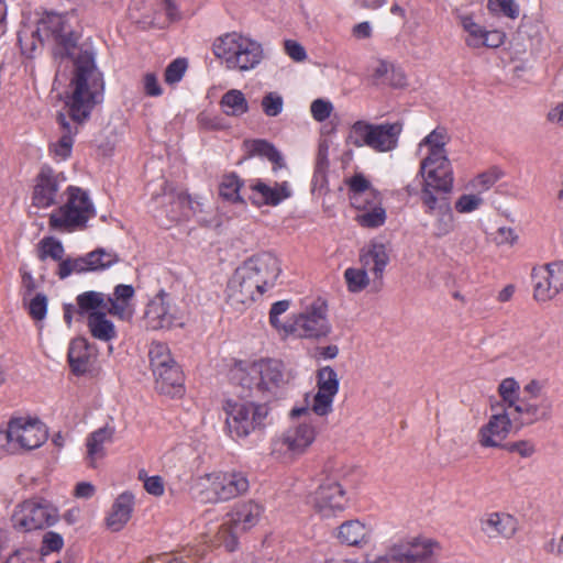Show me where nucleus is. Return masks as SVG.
<instances>
[{
  "mask_svg": "<svg viewBox=\"0 0 563 563\" xmlns=\"http://www.w3.org/2000/svg\"><path fill=\"white\" fill-rule=\"evenodd\" d=\"M233 379L246 391L244 397L275 395L287 383L283 362L273 358L260 360L245 368H236Z\"/></svg>",
  "mask_w": 563,
  "mask_h": 563,
  "instance_id": "4",
  "label": "nucleus"
},
{
  "mask_svg": "<svg viewBox=\"0 0 563 563\" xmlns=\"http://www.w3.org/2000/svg\"><path fill=\"white\" fill-rule=\"evenodd\" d=\"M148 355L152 369L167 368V366L172 367V365H177L170 355L168 346L164 343H152Z\"/></svg>",
  "mask_w": 563,
  "mask_h": 563,
  "instance_id": "44",
  "label": "nucleus"
},
{
  "mask_svg": "<svg viewBox=\"0 0 563 563\" xmlns=\"http://www.w3.org/2000/svg\"><path fill=\"white\" fill-rule=\"evenodd\" d=\"M79 313L104 311L106 296L98 291H86L77 297Z\"/></svg>",
  "mask_w": 563,
  "mask_h": 563,
  "instance_id": "43",
  "label": "nucleus"
},
{
  "mask_svg": "<svg viewBox=\"0 0 563 563\" xmlns=\"http://www.w3.org/2000/svg\"><path fill=\"white\" fill-rule=\"evenodd\" d=\"M310 111H311L312 118L316 121L322 122L331 115V113L333 111V104L330 101L324 100V99H316L311 103Z\"/></svg>",
  "mask_w": 563,
  "mask_h": 563,
  "instance_id": "58",
  "label": "nucleus"
},
{
  "mask_svg": "<svg viewBox=\"0 0 563 563\" xmlns=\"http://www.w3.org/2000/svg\"><path fill=\"white\" fill-rule=\"evenodd\" d=\"M263 112L268 117H277L284 107L283 97L277 92H268L262 99Z\"/></svg>",
  "mask_w": 563,
  "mask_h": 563,
  "instance_id": "52",
  "label": "nucleus"
},
{
  "mask_svg": "<svg viewBox=\"0 0 563 563\" xmlns=\"http://www.w3.org/2000/svg\"><path fill=\"white\" fill-rule=\"evenodd\" d=\"M35 37L40 42L52 40L56 44V55L74 56V74L65 101L67 111L57 114L60 136L56 143L52 144L54 154L65 159L71 153L79 125L88 119L92 108L101 101L104 82L91 52L79 49L75 54L77 37L66 15L47 13L38 22L36 31L32 33L30 44L20 36L19 42L23 53L31 55L35 49Z\"/></svg>",
  "mask_w": 563,
  "mask_h": 563,
  "instance_id": "1",
  "label": "nucleus"
},
{
  "mask_svg": "<svg viewBox=\"0 0 563 563\" xmlns=\"http://www.w3.org/2000/svg\"><path fill=\"white\" fill-rule=\"evenodd\" d=\"M360 261L361 268H347L344 272L347 288L352 292H358L369 284L366 269L373 272L376 278H382L389 262V255L384 244L374 243L367 250L362 251Z\"/></svg>",
  "mask_w": 563,
  "mask_h": 563,
  "instance_id": "7",
  "label": "nucleus"
},
{
  "mask_svg": "<svg viewBox=\"0 0 563 563\" xmlns=\"http://www.w3.org/2000/svg\"><path fill=\"white\" fill-rule=\"evenodd\" d=\"M435 217L433 223V235L437 238H443L448 235L454 229V217L452 213L451 206L444 208V210L432 214Z\"/></svg>",
  "mask_w": 563,
  "mask_h": 563,
  "instance_id": "48",
  "label": "nucleus"
},
{
  "mask_svg": "<svg viewBox=\"0 0 563 563\" xmlns=\"http://www.w3.org/2000/svg\"><path fill=\"white\" fill-rule=\"evenodd\" d=\"M223 409L227 415V427L230 433L238 438H245L256 429L263 428L268 416V408L265 404L253 401L228 400Z\"/></svg>",
  "mask_w": 563,
  "mask_h": 563,
  "instance_id": "6",
  "label": "nucleus"
},
{
  "mask_svg": "<svg viewBox=\"0 0 563 563\" xmlns=\"http://www.w3.org/2000/svg\"><path fill=\"white\" fill-rule=\"evenodd\" d=\"M449 140L450 137L445 129H434L419 143L418 151L420 153L423 147H427L428 153L426 156H448L445 145Z\"/></svg>",
  "mask_w": 563,
  "mask_h": 563,
  "instance_id": "36",
  "label": "nucleus"
},
{
  "mask_svg": "<svg viewBox=\"0 0 563 563\" xmlns=\"http://www.w3.org/2000/svg\"><path fill=\"white\" fill-rule=\"evenodd\" d=\"M155 377V388L158 393L177 397L184 393V377L178 365L167 368L152 369Z\"/></svg>",
  "mask_w": 563,
  "mask_h": 563,
  "instance_id": "24",
  "label": "nucleus"
},
{
  "mask_svg": "<svg viewBox=\"0 0 563 563\" xmlns=\"http://www.w3.org/2000/svg\"><path fill=\"white\" fill-rule=\"evenodd\" d=\"M345 489L341 483L327 482L321 484L311 497V505L322 518H331L346 507Z\"/></svg>",
  "mask_w": 563,
  "mask_h": 563,
  "instance_id": "16",
  "label": "nucleus"
},
{
  "mask_svg": "<svg viewBox=\"0 0 563 563\" xmlns=\"http://www.w3.org/2000/svg\"><path fill=\"white\" fill-rule=\"evenodd\" d=\"M317 387L319 390L336 395L339 391L336 372L330 366L321 367L317 373Z\"/></svg>",
  "mask_w": 563,
  "mask_h": 563,
  "instance_id": "47",
  "label": "nucleus"
},
{
  "mask_svg": "<svg viewBox=\"0 0 563 563\" xmlns=\"http://www.w3.org/2000/svg\"><path fill=\"white\" fill-rule=\"evenodd\" d=\"M4 563H37V552L30 547L15 549Z\"/></svg>",
  "mask_w": 563,
  "mask_h": 563,
  "instance_id": "55",
  "label": "nucleus"
},
{
  "mask_svg": "<svg viewBox=\"0 0 563 563\" xmlns=\"http://www.w3.org/2000/svg\"><path fill=\"white\" fill-rule=\"evenodd\" d=\"M134 497L131 493H122L114 500L106 519L107 526L112 531H120L130 520L133 511Z\"/></svg>",
  "mask_w": 563,
  "mask_h": 563,
  "instance_id": "25",
  "label": "nucleus"
},
{
  "mask_svg": "<svg viewBox=\"0 0 563 563\" xmlns=\"http://www.w3.org/2000/svg\"><path fill=\"white\" fill-rule=\"evenodd\" d=\"M114 432V427L106 424L104 427L93 431L87 438V460L91 467L96 466L98 460L104 457V444L112 441Z\"/></svg>",
  "mask_w": 563,
  "mask_h": 563,
  "instance_id": "30",
  "label": "nucleus"
},
{
  "mask_svg": "<svg viewBox=\"0 0 563 563\" xmlns=\"http://www.w3.org/2000/svg\"><path fill=\"white\" fill-rule=\"evenodd\" d=\"M401 132L402 123L399 121L373 124L371 148L379 153L395 150Z\"/></svg>",
  "mask_w": 563,
  "mask_h": 563,
  "instance_id": "23",
  "label": "nucleus"
},
{
  "mask_svg": "<svg viewBox=\"0 0 563 563\" xmlns=\"http://www.w3.org/2000/svg\"><path fill=\"white\" fill-rule=\"evenodd\" d=\"M212 51L217 58L224 62L227 69L242 73L254 69L264 58L261 43L238 32L217 37Z\"/></svg>",
  "mask_w": 563,
  "mask_h": 563,
  "instance_id": "2",
  "label": "nucleus"
},
{
  "mask_svg": "<svg viewBox=\"0 0 563 563\" xmlns=\"http://www.w3.org/2000/svg\"><path fill=\"white\" fill-rule=\"evenodd\" d=\"M350 190V201L354 208H364L366 202H376L379 194L372 187L368 179L362 174H355L346 181Z\"/></svg>",
  "mask_w": 563,
  "mask_h": 563,
  "instance_id": "27",
  "label": "nucleus"
},
{
  "mask_svg": "<svg viewBox=\"0 0 563 563\" xmlns=\"http://www.w3.org/2000/svg\"><path fill=\"white\" fill-rule=\"evenodd\" d=\"M533 297L548 301L563 289V261L549 263L532 269Z\"/></svg>",
  "mask_w": 563,
  "mask_h": 563,
  "instance_id": "12",
  "label": "nucleus"
},
{
  "mask_svg": "<svg viewBox=\"0 0 563 563\" xmlns=\"http://www.w3.org/2000/svg\"><path fill=\"white\" fill-rule=\"evenodd\" d=\"M373 123L364 120L354 122L347 133L346 143L355 147L368 146L372 144Z\"/></svg>",
  "mask_w": 563,
  "mask_h": 563,
  "instance_id": "40",
  "label": "nucleus"
},
{
  "mask_svg": "<svg viewBox=\"0 0 563 563\" xmlns=\"http://www.w3.org/2000/svg\"><path fill=\"white\" fill-rule=\"evenodd\" d=\"M413 549V538H408L394 543L384 556L387 563H419V555Z\"/></svg>",
  "mask_w": 563,
  "mask_h": 563,
  "instance_id": "34",
  "label": "nucleus"
},
{
  "mask_svg": "<svg viewBox=\"0 0 563 563\" xmlns=\"http://www.w3.org/2000/svg\"><path fill=\"white\" fill-rule=\"evenodd\" d=\"M67 196V201L49 216L52 230L71 232L81 229L95 216L93 205L81 188L68 187Z\"/></svg>",
  "mask_w": 563,
  "mask_h": 563,
  "instance_id": "5",
  "label": "nucleus"
},
{
  "mask_svg": "<svg viewBox=\"0 0 563 563\" xmlns=\"http://www.w3.org/2000/svg\"><path fill=\"white\" fill-rule=\"evenodd\" d=\"M241 183L235 175H228L223 177L220 185V195L230 201H242L240 197Z\"/></svg>",
  "mask_w": 563,
  "mask_h": 563,
  "instance_id": "51",
  "label": "nucleus"
},
{
  "mask_svg": "<svg viewBox=\"0 0 563 563\" xmlns=\"http://www.w3.org/2000/svg\"><path fill=\"white\" fill-rule=\"evenodd\" d=\"M481 530L489 539H510L518 530L517 519L507 512H490L481 519Z\"/></svg>",
  "mask_w": 563,
  "mask_h": 563,
  "instance_id": "21",
  "label": "nucleus"
},
{
  "mask_svg": "<svg viewBox=\"0 0 563 563\" xmlns=\"http://www.w3.org/2000/svg\"><path fill=\"white\" fill-rule=\"evenodd\" d=\"M241 533L239 529L234 527L231 518L229 517L218 530L211 537L210 542L213 547H223L227 551H234L238 545V536Z\"/></svg>",
  "mask_w": 563,
  "mask_h": 563,
  "instance_id": "37",
  "label": "nucleus"
},
{
  "mask_svg": "<svg viewBox=\"0 0 563 563\" xmlns=\"http://www.w3.org/2000/svg\"><path fill=\"white\" fill-rule=\"evenodd\" d=\"M483 203V199L478 195H462L455 202V209L460 213H468L475 211Z\"/></svg>",
  "mask_w": 563,
  "mask_h": 563,
  "instance_id": "59",
  "label": "nucleus"
},
{
  "mask_svg": "<svg viewBox=\"0 0 563 563\" xmlns=\"http://www.w3.org/2000/svg\"><path fill=\"white\" fill-rule=\"evenodd\" d=\"M327 305L317 299L305 308L294 320L290 331L300 338L318 339L330 333Z\"/></svg>",
  "mask_w": 563,
  "mask_h": 563,
  "instance_id": "10",
  "label": "nucleus"
},
{
  "mask_svg": "<svg viewBox=\"0 0 563 563\" xmlns=\"http://www.w3.org/2000/svg\"><path fill=\"white\" fill-rule=\"evenodd\" d=\"M262 514L263 507L253 500H249L238 505L228 517L231 518L236 529L244 532L257 525Z\"/></svg>",
  "mask_w": 563,
  "mask_h": 563,
  "instance_id": "31",
  "label": "nucleus"
},
{
  "mask_svg": "<svg viewBox=\"0 0 563 563\" xmlns=\"http://www.w3.org/2000/svg\"><path fill=\"white\" fill-rule=\"evenodd\" d=\"M371 537L372 529L357 519L344 521L335 532L338 541L347 547L363 548L369 543Z\"/></svg>",
  "mask_w": 563,
  "mask_h": 563,
  "instance_id": "22",
  "label": "nucleus"
},
{
  "mask_svg": "<svg viewBox=\"0 0 563 563\" xmlns=\"http://www.w3.org/2000/svg\"><path fill=\"white\" fill-rule=\"evenodd\" d=\"M144 319L146 328L151 330H169L184 324L181 311L163 290L147 303Z\"/></svg>",
  "mask_w": 563,
  "mask_h": 563,
  "instance_id": "9",
  "label": "nucleus"
},
{
  "mask_svg": "<svg viewBox=\"0 0 563 563\" xmlns=\"http://www.w3.org/2000/svg\"><path fill=\"white\" fill-rule=\"evenodd\" d=\"M264 292L262 288L239 266L227 286V303L236 311L247 308Z\"/></svg>",
  "mask_w": 563,
  "mask_h": 563,
  "instance_id": "15",
  "label": "nucleus"
},
{
  "mask_svg": "<svg viewBox=\"0 0 563 563\" xmlns=\"http://www.w3.org/2000/svg\"><path fill=\"white\" fill-rule=\"evenodd\" d=\"M10 422L19 452L37 449L47 440V429L37 420L15 418Z\"/></svg>",
  "mask_w": 563,
  "mask_h": 563,
  "instance_id": "18",
  "label": "nucleus"
},
{
  "mask_svg": "<svg viewBox=\"0 0 563 563\" xmlns=\"http://www.w3.org/2000/svg\"><path fill=\"white\" fill-rule=\"evenodd\" d=\"M246 146L249 147L251 155H260L269 159L274 164V172L285 167V163L280 153L269 142L265 140H254L247 142Z\"/></svg>",
  "mask_w": 563,
  "mask_h": 563,
  "instance_id": "39",
  "label": "nucleus"
},
{
  "mask_svg": "<svg viewBox=\"0 0 563 563\" xmlns=\"http://www.w3.org/2000/svg\"><path fill=\"white\" fill-rule=\"evenodd\" d=\"M220 106L229 117H241L249 112V102L244 93L238 89L227 91L220 100Z\"/></svg>",
  "mask_w": 563,
  "mask_h": 563,
  "instance_id": "35",
  "label": "nucleus"
},
{
  "mask_svg": "<svg viewBox=\"0 0 563 563\" xmlns=\"http://www.w3.org/2000/svg\"><path fill=\"white\" fill-rule=\"evenodd\" d=\"M95 355L88 341L84 338H76L70 342L68 350V361L73 372L81 375L89 371Z\"/></svg>",
  "mask_w": 563,
  "mask_h": 563,
  "instance_id": "26",
  "label": "nucleus"
},
{
  "mask_svg": "<svg viewBox=\"0 0 563 563\" xmlns=\"http://www.w3.org/2000/svg\"><path fill=\"white\" fill-rule=\"evenodd\" d=\"M316 430L309 423H298L288 428L274 441L272 453L285 462L292 461L303 454L312 444Z\"/></svg>",
  "mask_w": 563,
  "mask_h": 563,
  "instance_id": "8",
  "label": "nucleus"
},
{
  "mask_svg": "<svg viewBox=\"0 0 563 563\" xmlns=\"http://www.w3.org/2000/svg\"><path fill=\"white\" fill-rule=\"evenodd\" d=\"M56 510L46 504L26 500L20 504L12 515L14 528L22 531L43 529L56 521Z\"/></svg>",
  "mask_w": 563,
  "mask_h": 563,
  "instance_id": "11",
  "label": "nucleus"
},
{
  "mask_svg": "<svg viewBox=\"0 0 563 563\" xmlns=\"http://www.w3.org/2000/svg\"><path fill=\"white\" fill-rule=\"evenodd\" d=\"M87 324L91 335L100 341L108 342L117 334L113 323L107 318L104 311L90 312Z\"/></svg>",
  "mask_w": 563,
  "mask_h": 563,
  "instance_id": "33",
  "label": "nucleus"
},
{
  "mask_svg": "<svg viewBox=\"0 0 563 563\" xmlns=\"http://www.w3.org/2000/svg\"><path fill=\"white\" fill-rule=\"evenodd\" d=\"M86 261L89 266V271H102L119 261L115 253L107 251L104 249H97L86 255Z\"/></svg>",
  "mask_w": 563,
  "mask_h": 563,
  "instance_id": "45",
  "label": "nucleus"
},
{
  "mask_svg": "<svg viewBox=\"0 0 563 563\" xmlns=\"http://www.w3.org/2000/svg\"><path fill=\"white\" fill-rule=\"evenodd\" d=\"M0 452L8 454L19 453L18 444L14 441L11 422L5 430H0Z\"/></svg>",
  "mask_w": 563,
  "mask_h": 563,
  "instance_id": "61",
  "label": "nucleus"
},
{
  "mask_svg": "<svg viewBox=\"0 0 563 563\" xmlns=\"http://www.w3.org/2000/svg\"><path fill=\"white\" fill-rule=\"evenodd\" d=\"M27 309L34 320H43L47 312V297L43 294H37L31 299Z\"/></svg>",
  "mask_w": 563,
  "mask_h": 563,
  "instance_id": "57",
  "label": "nucleus"
},
{
  "mask_svg": "<svg viewBox=\"0 0 563 563\" xmlns=\"http://www.w3.org/2000/svg\"><path fill=\"white\" fill-rule=\"evenodd\" d=\"M85 272H89L86 256L76 258L68 257L59 262L57 275L59 278L64 279L71 274H80Z\"/></svg>",
  "mask_w": 563,
  "mask_h": 563,
  "instance_id": "49",
  "label": "nucleus"
},
{
  "mask_svg": "<svg viewBox=\"0 0 563 563\" xmlns=\"http://www.w3.org/2000/svg\"><path fill=\"white\" fill-rule=\"evenodd\" d=\"M361 212L355 217V221L363 228L374 229L383 225L386 220L385 209L382 207L380 197L376 202L368 201L364 208H356Z\"/></svg>",
  "mask_w": 563,
  "mask_h": 563,
  "instance_id": "32",
  "label": "nucleus"
},
{
  "mask_svg": "<svg viewBox=\"0 0 563 563\" xmlns=\"http://www.w3.org/2000/svg\"><path fill=\"white\" fill-rule=\"evenodd\" d=\"M488 8L495 13H503L511 19L518 15V7L514 0H488Z\"/></svg>",
  "mask_w": 563,
  "mask_h": 563,
  "instance_id": "56",
  "label": "nucleus"
},
{
  "mask_svg": "<svg viewBox=\"0 0 563 563\" xmlns=\"http://www.w3.org/2000/svg\"><path fill=\"white\" fill-rule=\"evenodd\" d=\"M64 540L59 533L54 531H47L43 536L40 554L42 556H45L52 552H58L62 550Z\"/></svg>",
  "mask_w": 563,
  "mask_h": 563,
  "instance_id": "53",
  "label": "nucleus"
},
{
  "mask_svg": "<svg viewBox=\"0 0 563 563\" xmlns=\"http://www.w3.org/2000/svg\"><path fill=\"white\" fill-rule=\"evenodd\" d=\"M508 413L512 422L518 423L519 427L532 424L549 418L547 411L541 410L539 405L529 402L526 398L519 399L515 402V406H510Z\"/></svg>",
  "mask_w": 563,
  "mask_h": 563,
  "instance_id": "28",
  "label": "nucleus"
},
{
  "mask_svg": "<svg viewBox=\"0 0 563 563\" xmlns=\"http://www.w3.org/2000/svg\"><path fill=\"white\" fill-rule=\"evenodd\" d=\"M449 194H444L434 187L422 186L420 199L426 207V212L430 216L444 210L451 206Z\"/></svg>",
  "mask_w": 563,
  "mask_h": 563,
  "instance_id": "38",
  "label": "nucleus"
},
{
  "mask_svg": "<svg viewBox=\"0 0 563 563\" xmlns=\"http://www.w3.org/2000/svg\"><path fill=\"white\" fill-rule=\"evenodd\" d=\"M492 415L488 421L478 429L477 440L482 448H499L508 437L512 420L507 408L490 405Z\"/></svg>",
  "mask_w": 563,
  "mask_h": 563,
  "instance_id": "13",
  "label": "nucleus"
},
{
  "mask_svg": "<svg viewBox=\"0 0 563 563\" xmlns=\"http://www.w3.org/2000/svg\"><path fill=\"white\" fill-rule=\"evenodd\" d=\"M286 54L295 62H303L307 58L305 47L297 41L286 40L284 43Z\"/></svg>",
  "mask_w": 563,
  "mask_h": 563,
  "instance_id": "62",
  "label": "nucleus"
},
{
  "mask_svg": "<svg viewBox=\"0 0 563 563\" xmlns=\"http://www.w3.org/2000/svg\"><path fill=\"white\" fill-rule=\"evenodd\" d=\"M65 250L62 242L53 236L44 238L37 245V256L41 261L51 257L54 261H62Z\"/></svg>",
  "mask_w": 563,
  "mask_h": 563,
  "instance_id": "46",
  "label": "nucleus"
},
{
  "mask_svg": "<svg viewBox=\"0 0 563 563\" xmlns=\"http://www.w3.org/2000/svg\"><path fill=\"white\" fill-rule=\"evenodd\" d=\"M59 192L58 176L48 167L41 169L33 189L32 207L48 208L56 203Z\"/></svg>",
  "mask_w": 563,
  "mask_h": 563,
  "instance_id": "19",
  "label": "nucleus"
},
{
  "mask_svg": "<svg viewBox=\"0 0 563 563\" xmlns=\"http://www.w3.org/2000/svg\"><path fill=\"white\" fill-rule=\"evenodd\" d=\"M187 69V60L185 58H177L173 60L165 70V81L167 84L178 82Z\"/></svg>",
  "mask_w": 563,
  "mask_h": 563,
  "instance_id": "54",
  "label": "nucleus"
},
{
  "mask_svg": "<svg viewBox=\"0 0 563 563\" xmlns=\"http://www.w3.org/2000/svg\"><path fill=\"white\" fill-rule=\"evenodd\" d=\"M435 543L429 539H420L413 537V549L421 558L419 563L426 561L432 554V548Z\"/></svg>",
  "mask_w": 563,
  "mask_h": 563,
  "instance_id": "63",
  "label": "nucleus"
},
{
  "mask_svg": "<svg viewBox=\"0 0 563 563\" xmlns=\"http://www.w3.org/2000/svg\"><path fill=\"white\" fill-rule=\"evenodd\" d=\"M240 267L253 278L264 291L274 286L282 272L278 258L269 252L253 255Z\"/></svg>",
  "mask_w": 563,
  "mask_h": 563,
  "instance_id": "17",
  "label": "nucleus"
},
{
  "mask_svg": "<svg viewBox=\"0 0 563 563\" xmlns=\"http://www.w3.org/2000/svg\"><path fill=\"white\" fill-rule=\"evenodd\" d=\"M249 487V479L241 472H213L195 477L190 493L201 503L216 504L236 498Z\"/></svg>",
  "mask_w": 563,
  "mask_h": 563,
  "instance_id": "3",
  "label": "nucleus"
},
{
  "mask_svg": "<svg viewBox=\"0 0 563 563\" xmlns=\"http://www.w3.org/2000/svg\"><path fill=\"white\" fill-rule=\"evenodd\" d=\"M419 174L423 178L422 186L434 187L444 194L453 189V168L448 156H424Z\"/></svg>",
  "mask_w": 563,
  "mask_h": 563,
  "instance_id": "14",
  "label": "nucleus"
},
{
  "mask_svg": "<svg viewBox=\"0 0 563 563\" xmlns=\"http://www.w3.org/2000/svg\"><path fill=\"white\" fill-rule=\"evenodd\" d=\"M251 188L260 196L263 203L268 206H277L291 196V189L287 180L275 181L271 185L258 179L251 185Z\"/></svg>",
  "mask_w": 563,
  "mask_h": 563,
  "instance_id": "29",
  "label": "nucleus"
},
{
  "mask_svg": "<svg viewBox=\"0 0 563 563\" xmlns=\"http://www.w3.org/2000/svg\"><path fill=\"white\" fill-rule=\"evenodd\" d=\"M106 311L123 319L128 314L126 303L111 297H106L104 312Z\"/></svg>",
  "mask_w": 563,
  "mask_h": 563,
  "instance_id": "64",
  "label": "nucleus"
},
{
  "mask_svg": "<svg viewBox=\"0 0 563 563\" xmlns=\"http://www.w3.org/2000/svg\"><path fill=\"white\" fill-rule=\"evenodd\" d=\"M335 394L319 390L312 398L311 410L318 416H327L332 411V404Z\"/></svg>",
  "mask_w": 563,
  "mask_h": 563,
  "instance_id": "50",
  "label": "nucleus"
},
{
  "mask_svg": "<svg viewBox=\"0 0 563 563\" xmlns=\"http://www.w3.org/2000/svg\"><path fill=\"white\" fill-rule=\"evenodd\" d=\"M354 473V466L331 461L324 466L323 474L325 477L323 479L327 482L341 483L343 485L352 479Z\"/></svg>",
  "mask_w": 563,
  "mask_h": 563,
  "instance_id": "41",
  "label": "nucleus"
},
{
  "mask_svg": "<svg viewBox=\"0 0 563 563\" xmlns=\"http://www.w3.org/2000/svg\"><path fill=\"white\" fill-rule=\"evenodd\" d=\"M504 173L498 168H492L481 175H478L474 180V186L476 188L487 190L489 189L498 179L503 177Z\"/></svg>",
  "mask_w": 563,
  "mask_h": 563,
  "instance_id": "60",
  "label": "nucleus"
},
{
  "mask_svg": "<svg viewBox=\"0 0 563 563\" xmlns=\"http://www.w3.org/2000/svg\"><path fill=\"white\" fill-rule=\"evenodd\" d=\"M497 391L500 401H496L494 405H501L504 408L508 409L510 406H515V402L520 399V385L514 377L504 378L499 383Z\"/></svg>",
  "mask_w": 563,
  "mask_h": 563,
  "instance_id": "42",
  "label": "nucleus"
},
{
  "mask_svg": "<svg viewBox=\"0 0 563 563\" xmlns=\"http://www.w3.org/2000/svg\"><path fill=\"white\" fill-rule=\"evenodd\" d=\"M461 25L467 33L465 42L467 46L473 48L479 47H499L505 40V34L500 31H487L477 24L472 16H461Z\"/></svg>",
  "mask_w": 563,
  "mask_h": 563,
  "instance_id": "20",
  "label": "nucleus"
}]
</instances>
